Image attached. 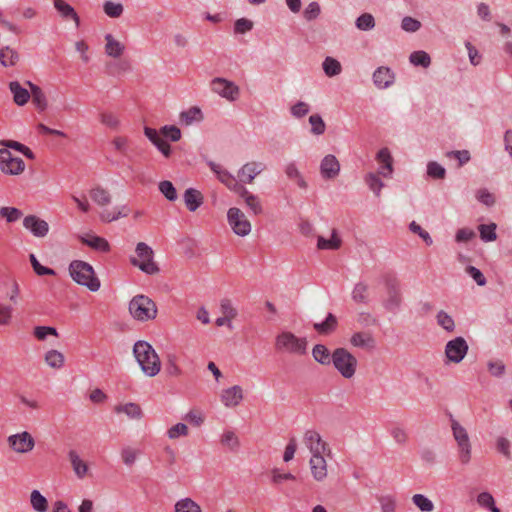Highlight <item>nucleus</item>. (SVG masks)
<instances>
[{
	"label": "nucleus",
	"instance_id": "nucleus-39",
	"mask_svg": "<svg viewBox=\"0 0 512 512\" xmlns=\"http://www.w3.org/2000/svg\"><path fill=\"white\" fill-rule=\"evenodd\" d=\"M341 244L342 240L336 230L332 231L330 239H326L323 236H319L317 239V247L321 250H337L341 247Z\"/></svg>",
	"mask_w": 512,
	"mask_h": 512
},
{
	"label": "nucleus",
	"instance_id": "nucleus-13",
	"mask_svg": "<svg viewBox=\"0 0 512 512\" xmlns=\"http://www.w3.org/2000/svg\"><path fill=\"white\" fill-rule=\"evenodd\" d=\"M211 90L230 102L236 101L240 95V88L234 82L222 77L211 81Z\"/></svg>",
	"mask_w": 512,
	"mask_h": 512
},
{
	"label": "nucleus",
	"instance_id": "nucleus-59",
	"mask_svg": "<svg viewBox=\"0 0 512 512\" xmlns=\"http://www.w3.org/2000/svg\"><path fill=\"white\" fill-rule=\"evenodd\" d=\"M111 145L113 146L114 150L123 156H127L129 152V139L125 136H115L112 141Z\"/></svg>",
	"mask_w": 512,
	"mask_h": 512
},
{
	"label": "nucleus",
	"instance_id": "nucleus-12",
	"mask_svg": "<svg viewBox=\"0 0 512 512\" xmlns=\"http://www.w3.org/2000/svg\"><path fill=\"white\" fill-rule=\"evenodd\" d=\"M9 448L17 454H27L35 447V439L28 431H22L8 436Z\"/></svg>",
	"mask_w": 512,
	"mask_h": 512
},
{
	"label": "nucleus",
	"instance_id": "nucleus-55",
	"mask_svg": "<svg viewBox=\"0 0 512 512\" xmlns=\"http://www.w3.org/2000/svg\"><path fill=\"white\" fill-rule=\"evenodd\" d=\"M409 60L415 66L427 68L431 64V58L425 51H415L410 54Z\"/></svg>",
	"mask_w": 512,
	"mask_h": 512
},
{
	"label": "nucleus",
	"instance_id": "nucleus-62",
	"mask_svg": "<svg viewBox=\"0 0 512 512\" xmlns=\"http://www.w3.org/2000/svg\"><path fill=\"white\" fill-rule=\"evenodd\" d=\"M100 122L110 129L116 130L120 126V120L118 116L112 112H102L99 115Z\"/></svg>",
	"mask_w": 512,
	"mask_h": 512
},
{
	"label": "nucleus",
	"instance_id": "nucleus-44",
	"mask_svg": "<svg viewBox=\"0 0 512 512\" xmlns=\"http://www.w3.org/2000/svg\"><path fill=\"white\" fill-rule=\"evenodd\" d=\"M352 299L356 303H363L366 304L369 301V288L368 285L359 282L355 284L353 290H352Z\"/></svg>",
	"mask_w": 512,
	"mask_h": 512
},
{
	"label": "nucleus",
	"instance_id": "nucleus-61",
	"mask_svg": "<svg viewBox=\"0 0 512 512\" xmlns=\"http://www.w3.org/2000/svg\"><path fill=\"white\" fill-rule=\"evenodd\" d=\"M476 199L487 207L496 203L495 195L486 188H480L475 193Z\"/></svg>",
	"mask_w": 512,
	"mask_h": 512
},
{
	"label": "nucleus",
	"instance_id": "nucleus-41",
	"mask_svg": "<svg viewBox=\"0 0 512 512\" xmlns=\"http://www.w3.org/2000/svg\"><path fill=\"white\" fill-rule=\"evenodd\" d=\"M18 60H19V55L14 49H12L8 46L0 49V63L4 67L15 66L17 64Z\"/></svg>",
	"mask_w": 512,
	"mask_h": 512
},
{
	"label": "nucleus",
	"instance_id": "nucleus-46",
	"mask_svg": "<svg viewBox=\"0 0 512 512\" xmlns=\"http://www.w3.org/2000/svg\"><path fill=\"white\" fill-rule=\"evenodd\" d=\"M378 172H370L365 176V182L369 189L378 197L380 196L381 190L384 187V183L380 179Z\"/></svg>",
	"mask_w": 512,
	"mask_h": 512
},
{
	"label": "nucleus",
	"instance_id": "nucleus-50",
	"mask_svg": "<svg viewBox=\"0 0 512 512\" xmlns=\"http://www.w3.org/2000/svg\"><path fill=\"white\" fill-rule=\"evenodd\" d=\"M411 499L413 504L423 512H432L435 509L433 502L423 494H414Z\"/></svg>",
	"mask_w": 512,
	"mask_h": 512
},
{
	"label": "nucleus",
	"instance_id": "nucleus-58",
	"mask_svg": "<svg viewBox=\"0 0 512 512\" xmlns=\"http://www.w3.org/2000/svg\"><path fill=\"white\" fill-rule=\"evenodd\" d=\"M23 216L21 210L15 207H1L0 217L4 218L8 223L18 221Z\"/></svg>",
	"mask_w": 512,
	"mask_h": 512
},
{
	"label": "nucleus",
	"instance_id": "nucleus-5",
	"mask_svg": "<svg viewBox=\"0 0 512 512\" xmlns=\"http://www.w3.org/2000/svg\"><path fill=\"white\" fill-rule=\"evenodd\" d=\"M144 134L165 157L170 156L171 147L162 136L170 138L174 142L181 138L180 129L174 125L163 126L159 132L156 129L145 127Z\"/></svg>",
	"mask_w": 512,
	"mask_h": 512
},
{
	"label": "nucleus",
	"instance_id": "nucleus-15",
	"mask_svg": "<svg viewBox=\"0 0 512 512\" xmlns=\"http://www.w3.org/2000/svg\"><path fill=\"white\" fill-rule=\"evenodd\" d=\"M208 166L216 175L217 179L230 191L236 193L241 188L242 184L221 164L209 161Z\"/></svg>",
	"mask_w": 512,
	"mask_h": 512
},
{
	"label": "nucleus",
	"instance_id": "nucleus-49",
	"mask_svg": "<svg viewBox=\"0 0 512 512\" xmlns=\"http://www.w3.org/2000/svg\"><path fill=\"white\" fill-rule=\"evenodd\" d=\"M437 324L447 332H453L455 330V322L452 316H450L444 310H440L436 314Z\"/></svg>",
	"mask_w": 512,
	"mask_h": 512
},
{
	"label": "nucleus",
	"instance_id": "nucleus-17",
	"mask_svg": "<svg viewBox=\"0 0 512 512\" xmlns=\"http://www.w3.org/2000/svg\"><path fill=\"white\" fill-rule=\"evenodd\" d=\"M265 164L258 161H251L244 164L238 171L240 183H253L254 179L265 170Z\"/></svg>",
	"mask_w": 512,
	"mask_h": 512
},
{
	"label": "nucleus",
	"instance_id": "nucleus-45",
	"mask_svg": "<svg viewBox=\"0 0 512 512\" xmlns=\"http://www.w3.org/2000/svg\"><path fill=\"white\" fill-rule=\"evenodd\" d=\"M322 67H323L325 74L328 77L337 76L342 71L341 63L337 59L330 57V56H328L324 59V61L322 63Z\"/></svg>",
	"mask_w": 512,
	"mask_h": 512
},
{
	"label": "nucleus",
	"instance_id": "nucleus-56",
	"mask_svg": "<svg viewBox=\"0 0 512 512\" xmlns=\"http://www.w3.org/2000/svg\"><path fill=\"white\" fill-rule=\"evenodd\" d=\"M356 27L361 31H369L375 27V19L370 13H363L355 21Z\"/></svg>",
	"mask_w": 512,
	"mask_h": 512
},
{
	"label": "nucleus",
	"instance_id": "nucleus-18",
	"mask_svg": "<svg viewBox=\"0 0 512 512\" xmlns=\"http://www.w3.org/2000/svg\"><path fill=\"white\" fill-rule=\"evenodd\" d=\"M340 167V163L334 155L328 154L324 156L319 167L321 177L324 180H333L337 178L340 174Z\"/></svg>",
	"mask_w": 512,
	"mask_h": 512
},
{
	"label": "nucleus",
	"instance_id": "nucleus-40",
	"mask_svg": "<svg viewBox=\"0 0 512 512\" xmlns=\"http://www.w3.org/2000/svg\"><path fill=\"white\" fill-rule=\"evenodd\" d=\"M179 119L181 124L188 126L194 122H200L203 119V115L198 107H191L187 111L180 113Z\"/></svg>",
	"mask_w": 512,
	"mask_h": 512
},
{
	"label": "nucleus",
	"instance_id": "nucleus-29",
	"mask_svg": "<svg viewBox=\"0 0 512 512\" xmlns=\"http://www.w3.org/2000/svg\"><path fill=\"white\" fill-rule=\"evenodd\" d=\"M105 53L112 58H119L125 51V45L117 40L113 35L106 34L105 37Z\"/></svg>",
	"mask_w": 512,
	"mask_h": 512
},
{
	"label": "nucleus",
	"instance_id": "nucleus-51",
	"mask_svg": "<svg viewBox=\"0 0 512 512\" xmlns=\"http://www.w3.org/2000/svg\"><path fill=\"white\" fill-rule=\"evenodd\" d=\"M477 503L483 508L489 509L491 512H501L498 507L495 506V500L491 493L481 492L477 496Z\"/></svg>",
	"mask_w": 512,
	"mask_h": 512
},
{
	"label": "nucleus",
	"instance_id": "nucleus-32",
	"mask_svg": "<svg viewBox=\"0 0 512 512\" xmlns=\"http://www.w3.org/2000/svg\"><path fill=\"white\" fill-rule=\"evenodd\" d=\"M184 202L190 212H195L204 202L202 193L194 188H188L184 193Z\"/></svg>",
	"mask_w": 512,
	"mask_h": 512
},
{
	"label": "nucleus",
	"instance_id": "nucleus-47",
	"mask_svg": "<svg viewBox=\"0 0 512 512\" xmlns=\"http://www.w3.org/2000/svg\"><path fill=\"white\" fill-rule=\"evenodd\" d=\"M220 443L231 451H236L240 446V440L232 430H226L223 432Z\"/></svg>",
	"mask_w": 512,
	"mask_h": 512
},
{
	"label": "nucleus",
	"instance_id": "nucleus-8",
	"mask_svg": "<svg viewBox=\"0 0 512 512\" xmlns=\"http://www.w3.org/2000/svg\"><path fill=\"white\" fill-rule=\"evenodd\" d=\"M154 252L150 246L144 242H139L135 248V254L130 257V263L138 267L147 274H156L159 271L157 264L153 260Z\"/></svg>",
	"mask_w": 512,
	"mask_h": 512
},
{
	"label": "nucleus",
	"instance_id": "nucleus-21",
	"mask_svg": "<svg viewBox=\"0 0 512 512\" xmlns=\"http://www.w3.org/2000/svg\"><path fill=\"white\" fill-rule=\"evenodd\" d=\"M220 312L221 316L218 317L215 321V324L218 327L227 326L228 328H232V320L237 317V310L232 305L231 301L228 299H224L220 303Z\"/></svg>",
	"mask_w": 512,
	"mask_h": 512
},
{
	"label": "nucleus",
	"instance_id": "nucleus-34",
	"mask_svg": "<svg viewBox=\"0 0 512 512\" xmlns=\"http://www.w3.org/2000/svg\"><path fill=\"white\" fill-rule=\"evenodd\" d=\"M130 214V208L126 205L116 207L112 210H103L100 212L99 217L103 222H112L120 218L127 217Z\"/></svg>",
	"mask_w": 512,
	"mask_h": 512
},
{
	"label": "nucleus",
	"instance_id": "nucleus-63",
	"mask_svg": "<svg viewBox=\"0 0 512 512\" xmlns=\"http://www.w3.org/2000/svg\"><path fill=\"white\" fill-rule=\"evenodd\" d=\"M33 335L39 341H44L48 336L58 337V332L54 327L36 326L33 329Z\"/></svg>",
	"mask_w": 512,
	"mask_h": 512
},
{
	"label": "nucleus",
	"instance_id": "nucleus-16",
	"mask_svg": "<svg viewBox=\"0 0 512 512\" xmlns=\"http://www.w3.org/2000/svg\"><path fill=\"white\" fill-rule=\"evenodd\" d=\"M244 399V391L240 385L224 388L219 393L221 404L228 409L238 407Z\"/></svg>",
	"mask_w": 512,
	"mask_h": 512
},
{
	"label": "nucleus",
	"instance_id": "nucleus-33",
	"mask_svg": "<svg viewBox=\"0 0 512 512\" xmlns=\"http://www.w3.org/2000/svg\"><path fill=\"white\" fill-rule=\"evenodd\" d=\"M44 363L51 369L60 370L65 365V356L56 349L47 350L43 356Z\"/></svg>",
	"mask_w": 512,
	"mask_h": 512
},
{
	"label": "nucleus",
	"instance_id": "nucleus-25",
	"mask_svg": "<svg viewBox=\"0 0 512 512\" xmlns=\"http://www.w3.org/2000/svg\"><path fill=\"white\" fill-rule=\"evenodd\" d=\"M350 344L354 348L373 350L376 347V340L371 332L360 331L352 334L350 338Z\"/></svg>",
	"mask_w": 512,
	"mask_h": 512
},
{
	"label": "nucleus",
	"instance_id": "nucleus-20",
	"mask_svg": "<svg viewBox=\"0 0 512 512\" xmlns=\"http://www.w3.org/2000/svg\"><path fill=\"white\" fill-rule=\"evenodd\" d=\"M68 460L75 476L82 480L90 475V469L88 463L81 458L76 450H69Z\"/></svg>",
	"mask_w": 512,
	"mask_h": 512
},
{
	"label": "nucleus",
	"instance_id": "nucleus-28",
	"mask_svg": "<svg viewBox=\"0 0 512 512\" xmlns=\"http://www.w3.org/2000/svg\"><path fill=\"white\" fill-rule=\"evenodd\" d=\"M141 454L142 452L139 448L125 445L120 450V459L124 466L131 468L136 464Z\"/></svg>",
	"mask_w": 512,
	"mask_h": 512
},
{
	"label": "nucleus",
	"instance_id": "nucleus-48",
	"mask_svg": "<svg viewBox=\"0 0 512 512\" xmlns=\"http://www.w3.org/2000/svg\"><path fill=\"white\" fill-rule=\"evenodd\" d=\"M337 325V318L329 313L325 321L322 323H315L314 329L320 334H329L335 330Z\"/></svg>",
	"mask_w": 512,
	"mask_h": 512
},
{
	"label": "nucleus",
	"instance_id": "nucleus-60",
	"mask_svg": "<svg viewBox=\"0 0 512 512\" xmlns=\"http://www.w3.org/2000/svg\"><path fill=\"white\" fill-rule=\"evenodd\" d=\"M381 512H394L397 507L396 498L391 494H385L378 497Z\"/></svg>",
	"mask_w": 512,
	"mask_h": 512
},
{
	"label": "nucleus",
	"instance_id": "nucleus-9",
	"mask_svg": "<svg viewBox=\"0 0 512 512\" xmlns=\"http://www.w3.org/2000/svg\"><path fill=\"white\" fill-rule=\"evenodd\" d=\"M129 312L136 320L148 321L156 317L157 307L149 297L137 295L129 303Z\"/></svg>",
	"mask_w": 512,
	"mask_h": 512
},
{
	"label": "nucleus",
	"instance_id": "nucleus-52",
	"mask_svg": "<svg viewBox=\"0 0 512 512\" xmlns=\"http://www.w3.org/2000/svg\"><path fill=\"white\" fill-rule=\"evenodd\" d=\"M166 435L170 440H177L180 437L189 435V428L184 423H177L167 429Z\"/></svg>",
	"mask_w": 512,
	"mask_h": 512
},
{
	"label": "nucleus",
	"instance_id": "nucleus-3",
	"mask_svg": "<svg viewBox=\"0 0 512 512\" xmlns=\"http://www.w3.org/2000/svg\"><path fill=\"white\" fill-rule=\"evenodd\" d=\"M68 270L71 278L78 285L84 286L92 292L100 289V280L89 263L82 260H74L69 264Z\"/></svg>",
	"mask_w": 512,
	"mask_h": 512
},
{
	"label": "nucleus",
	"instance_id": "nucleus-38",
	"mask_svg": "<svg viewBox=\"0 0 512 512\" xmlns=\"http://www.w3.org/2000/svg\"><path fill=\"white\" fill-rule=\"evenodd\" d=\"M9 88L11 93L13 94V100L17 105L22 106L29 101L30 93L27 89L23 88L19 82H10Z\"/></svg>",
	"mask_w": 512,
	"mask_h": 512
},
{
	"label": "nucleus",
	"instance_id": "nucleus-19",
	"mask_svg": "<svg viewBox=\"0 0 512 512\" xmlns=\"http://www.w3.org/2000/svg\"><path fill=\"white\" fill-rule=\"evenodd\" d=\"M53 7L63 21L73 22L76 28L80 26V17L77 11L68 2L65 0H53Z\"/></svg>",
	"mask_w": 512,
	"mask_h": 512
},
{
	"label": "nucleus",
	"instance_id": "nucleus-23",
	"mask_svg": "<svg viewBox=\"0 0 512 512\" xmlns=\"http://www.w3.org/2000/svg\"><path fill=\"white\" fill-rule=\"evenodd\" d=\"M23 226L36 237H45L49 231L48 223L35 215L26 216Z\"/></svg>",
	"mask_w": 512,
	"mask_h": 512
},
{
	"label": "nucleus",
	"instance_id": "nucleus-36",
	"mask_svg": "<svg viewBox=\"0 0 512 512\" xmlns=\"http://www.w3.org/2000/svg\"><path fill=\"white\" fill-rule=\"evenodd\" d=\"M31 89L30 98L32 100L33 105L40 112L46 110L48 106L47 98L42 89L32 83H28Z\"/></svg>",
	"mask_w": 512,
	"mask_h": 512
},
{
	"label": "nucleus",
	"instance_id": "nucleus-1",
	"mask_svg": "<svg viewBox=\"0 0 512 512\" xmlns=\"http://www.w3.org/2000/svg\"><path fill=\"white\" fill-rule=\"evenodd\" d=\"M302 443L309 452L308 469L311 478L323 483L329 476L328 462L333 458L330 444L316 430H307L303 434Z\"/></svg>",
	"mask_w": 512,
	"mask_h": 512
},
{
	"label": "nucleus",
	"instance_id": "nucleus-27",
	"mask_svg": "<svg viewBox=\"0 0 512 512\" xmlns=\"http://www.w3.org/2000/svg\"><path fill=\"white\" fill-rule=\"evenodd\" d=\"M236 193L244 200L246 206L253 212V214L258 215L262 213V204L257 195L249 192L243 185Z\"/></svg>",
	"mask_w": 512,
	"mask_h": 512
},
{
	"label": "nucleus",
	"instance_id": "nucleus-14",
	"mask_svg": "<svg viewBox=\"0 0 512 512\" xmlns=\"http://www.w3.org/2000/svg\"><path fill=\"white\" fill-rule=\"evenodd\" d=\"M469 346L463 337H456L446 343L445 356L447 362L458 364L467 355Z\"/></svg>",
	"mask_w": 512,
	"mask_h": 512
},
{
	"label": "nucleus",
	"instance_id": "nucleus-35",
	"mask_svg": "<svg viewBox=\"0 0 512 512\" xmlns=\"http://www.w3.org/2000/svg\"><path fill=\"white\" fill-rule=\"evenodd\" d=\"M89 195L98 206H108L112 202L110 191L101 186H96L89 191Z\"/></svg>",
	"mask_w": 512,
	"mask_h": 512
},
{
	"label": "nucleus",
	"instance_id": "nucleus-26",
	"mask_svg": "<svg viewBox=\"0 0 512 512\" xmlns=\"http://www.w3.org/2000/svg\"><path fill=\"white\" fill-rule=\"evenodd\" d=\"M284 173L286 177L293 181L294 184L300 189V190H307L308 189V182L306 181L303 173L298 168L297 164L293 161L288 162L284 166Z\"/></svg>",
	"mask_w": 512,
	"mask_h": 512
},
{
	"label": "nucleus",
	"instance_id": "nucleus-57",
	"mask_svg": "<svg viewBox=\"0 0 512 512\" xmlns=\"http://www.w3.org/2000/svg\"><path fill=\"white\" fill-rule=\"evenodd\" d=\"M309 124L311 126L310 132L313 135H322L325 132L326 124L322 117L318 114H313L309 117Z\"/></svg>",
	"mask_w": 512,
	"mask_h": 512
},
{
	"label": "nucleus",
	"instance_id": "nucleus-2",
	"mask_svg": "<svg viewBox=\"0 0 512 512\" xmlns=\"http://www.w3.org/2000/svg\"><path fill=\"white\" fill-rule=\"evenodd\" d=\"M133 354L146 376L154 377L160 372L161 361L151 344L146 341H137L133 347Z\"/></svg>",
	"mask_w": 512,
	"mask_h": 512
},
{
	"label": "nucleus",
	"instance_id": "nucleus-22",
	"mask_svg": "<svg viewBox=\"0 0 512 512\" xmlns=\"http://www.w3.org/2000/svg\"><path fill=\"white\" fill-rule=\"evenodd\" d=\"M373 83L378 89H387L395 81L394 72L388 67H378L372 75Z\"/></svg>",
	"mask_w": 512,
	"mask_h": 512
},
{
	"label": "nucleus",
	"instance_id": "nucleus-7",
	"mask_svg": "<svg viewBox=\"0 0 512 512\" xmlns=\"http://www.w3.org/2000/svg\"><path fill=\"white\" fill-rule=\"evenodd\" d=\"M332 363L343 378L352 379L355 376L358 361L347 349H335L332 353Z\"/></svg>",
	"mask_w": 512,
	"mask_h": 512
},
{
	"label": "nucleus",
	"instance_id": "nucleus-6",
	"mask_svg": "<svg viewBox=\"0 0 512 512\" xmlns=\"http://www.w3.org/2000/svg\"><path fill=\"white\" fill-rule=\"evenodd\" d=\"M451 431L457 446V457L462 465H468L472 459V443L467 429L457 420L451 421Z\"/></svg>",
	"mask_w": 512,
	"mask_h": 512
},
{
	"label": "nucleus",
	"instance_id": "nucleus-10",
	"mask_svg": "<svg viewBox=\"0 0 512 512\" xmlns=\"http://www.w3.org/2000/svg\"><path fill=\"white\" fill-rule=\"evenodd\" d=\"M25 169L26 165L22 158L6 148L0 149V171L4 175L19 176L24 173Z\"/></svg>",
	"mask_w": 512,
	"mask_h": 512
},
{
	"label": "nucleus",
	"instance_id": "nucleus-53",
	"mask_svg": "<svg viewBox=\"0 0 512 512\" xmlns=\"http://www.w3.org/2000/svg\"><path fill=\"white\" fill-rule=\"evenodd\" d=\"M496 228L497 225L495 223L481 224L478 227L480 238L485 242L495 241L497 239Z\"/></svg>",
	"mask_w": 512,
	"mask_h": 512
},
{
	"label": "nucleus",
	"instance_id": "nucleus-24",
	"mask_svg": "<svg viewBox=\"0 0 512 512\" xmlns=\"http://www.w3.org/2000/svg\"><path fill=\"white\" fill-rule=\"evenodd\" d=\"M379 164L378 173L384 178H391L393 174V158L388 148H382L376 155Z\"/></svg>",
	"mask_w": 512,
	"mask_h": 512
},
{
	"label": "nucleus",
	"instance_id": "nucleus-11",
	"mask_svg": "<svg viewBox=\"0 0 512 512\" xmlns=\"http://www.w3.org/2000/svg\"><path fill=\"white\" fill-rule=\"evenodd\" d=\"M227 221L236 235L245 237L250 234L252 228L251 223L241 209L237 207L229 208L227 211Z\"/></svg>",
	"mask_w": 512,
	"mask_h": 512
},
{
	"label": "nucleus",
	"instance_id": "nucleus-42",
	"mask_svg": "<svg viewBox=\"0 0 512 512\" xmlns=\"http://www.w3.org/2000/svg\"><path fill=\"white\" fill-rule=\"evenodd\" d=\"M312 356L315 361L322 365H328L332 361V354H330L327 347L322 344H317L313 347Z\"/></svg>",
	"mask_w": 512,
	"mask_h": 512
},
{
	"label": "nucleus",
	"instance_id": "nucleus-54",
	"mask_svg": "<svg viewBox=\"0 0 512 512\" xmlns=\"http://www.w3.org/2000/svg\"><path fill=\"white\" fill-rule=\"evenodd\" d=\"M184 419L195 427H200L205 422V414L199 408H192L186 414Z\"/></svg>",
	"mask_w": 512,
	"mask_h": 512
},
{
	"label": "nucleus",
	"instance_id": "nucleus-37",
	"mask_svg": "<svg viewBox=\"0 0 512 512\" xmlns=\"http://www.w3.org/2000/svg\"><path fill=\"white\" fill-rule=\"evenodd\" d=\"M174 512H203V509L191 497H183L175 502Z\"/></svg>",
	"mask_w": 512,
	"mask_h": 512
},
{
	"label": "nucleus",
	"instance_id": "nucleus-4",
	"mask_svg": "<svg viewBox=\"0 0 512 512\" xmlns=\"http://www.w3.org/2000/svg\"><path fill=\"white\" fill-rule=\"evenodd\" d=\"M274 347L276 351L294 356L307 354L308 341L306 337H299L291 331H281L275 337Z\"/></svg>",
	"mask_w": 512,
	"mask_h": 512
},
{
	"label": "nucleus",
	"instance_id": "nucleus-30",
	"mask_svg": "<svg viewBox=\"0 0 512 512\" xmlns=\"http://www.w3.org/2000/svg\"><path fill=\"white\" fill-rule=\"evenodd\" d=\"M80 240L83 244L99 252L107 253L111 249L109 242L100 236L89 234L82 236Z\"/></svg>",
	"mask_w": 512,
	"mask_h": 512
},
{
	"label": "nucleus",
	"instance_id": "nucleus-64",
	"mask_svg": "<svg viewBox=\"0 0 512 512\" xmlns=\"http://www.w3.org/2000/svg\"><path fill=\"white\" fill-rule=\"evenodd\" d=\"M104 12L111 18H118L123 13V5L113 1H106L103 6Z\"/></svg>",
	"mask_w": 512,
	"mask_h": 512
},
{
	"label": "nucleus",
	"instance_id": "nucleus-43",
	"mask_svg": "<svg viewBox=\"0 0 512 512\" xmlns=\"http://www.w3.org/2000/svg\"><path fill=\"white\" fill-rule=\"evenodd\" d=\"M30 504L36 512H47L48 510V501L38 490H33L30 493Z\"/></svg>",
	"mask_w": 512,
	"mask_h": 512
},
{
	"label": "nucleus",
	"instance_id": "nucleus-31",
	"mask_svg": "<svg viewBox=\"0 0 512 512\" xmlns=\"http://www.w3.org/2000/svg\"><path fill=\"white\" fill-rule=\"evenodd\" d=\"M117 414H125L131 420H140L143 417L141 407L133 402L118 404L114 407Z\"/></svg>",
	"mask_w": 512,
	"mask_h": 512
}]
</instances>
